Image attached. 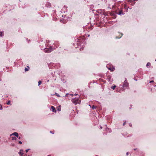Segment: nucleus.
I'll return each instance as SVG.
<instances>
[{"label": "nucleus", "mask_w": 156, "mask_h": 156, "mask_svg": "<svg viewBox=\"0 0 156 156\" xmlns=\"http://www.w3.org/2000/svg\"><path fill=\"white\" fill-rule=\"evenodd\" d=\"M72 101L73 103H74L75 105L79 103L80 102V101L78 99H73Z\"/></svg>", "instance_id": "1"}, {"label": "nucleus", "mask_w": 156, "mask_h": 156, "mask_svg": "<svg viewBox=\"0 0 156 156\" xmlns=\"http://www.w3.org/2000/svg\"><path fill=\"white\" fill-rule=\"evenodd\" d=\"M128 86V83L126 81H125L123 83V87L124 88H127Z\"/></svg>", "instance_id": "2"}, {"label": "nucleus", "mask_w": 156, "mask_h": 156, "mask_svg": "<svg viewBox=\"0 0 156 156\" xmlns=\"http://www.w3.org/2000/svg\"><path fill=\"white\" fill-rule=\"evenodd\" d=\"M52 49L51 48H45L44 50V52L47 53H49L51 52Z\"/></svg>", "instance_id": "3"}, {"label": "nucleus", "mask_w": 156, "mask_h": 156, "mask_svg": "<svg viewBox=\"0 0 156 156\" xmlns=\"http://www.w3.org/2000/svg\"><path fill=\"white\" fill-rule=\"evenodd\" d=\"M12 135H14L15 136L17 137H18L19 136V135H18V133H16V132H14V133H13L12 134Z\"/></svg>", "instance_id": "4"}, {"label": "nucleus", "mask_w": 156, "mask_h": 156, "mask_svg": "<svg viewBox=\"0 0 156 156\" xmlns=\"http://www.w3.org/2000/svg\"><path fill=\"white\" fill-rule=\"evenodd\" d=\"M51 108L52 110V111L53 112H56V110L55 109V108L53 107V106H51Z\"/></svg>", "instance_id": "5"}, {"label": "nucleus", "mask_w": 156, "mask_h": 156, "mask_svg": "<svg viewBox=\"0 0 156 156\" xmlns=\"http://www.w3.org/2000/svg\"><path fill=\"white\" fill-rule=\"evenodd\" d=\"M29 69V66H27V68H25V70L26 71H27Z\"/></svg>", "instance_id": "6"}, {"label": "nucleus", "mask_w": 156, "mask_h": 156, "mask_svg": "<svg viewBox=\"0 0 156 156\" xmlns=\"http://www.w3.org/2000/svg\"><path fill=\"white\" fill-rule=\"evenodd\" d=\"M116 86L115 85L114 86H112L111 87V88L113 90H114L116 87Z\"/></svg>", "instance_id": "7"}, {"label": "nucleus", "mask_w": 156, "mask_h": 156, "mask_svg": "<svg viewBox=\"0 0 156 156\" xmlns=\"http://www.w3.org/2000/svg\"><path fill=\"white\" fill-rule=\"evenodd\" d=\"M57 110H58V111H61V108H60V106H59V107H58V108H57Z\"/></svg>", "instance_id": "8"}, {"label": "nucleus", "mask_w": 156, "mask_h": 156, "mask_svg": "<svg viewBox=\"0 0 156 156\" xmlns=\"http://www.w3.org/2000/svg\"><path fill=\"white\" fill-rule=\"evenodd\" d=\"M151 65V63L149 62H148L147 64V66H150Z\"/></svg>", "instance_id": "9"}, {"label": "nucleus", "mask_w": 156, "mask_h": 156, "mask_svg": "<svg viewBox=\"0 0 156 156\" xmlns=\"http://www.w3.org/2000/svg\"><path fill=\"white\" fill-rule=\"evenodd\" d=\"M7 105H10V101H9L7 103Z\"/></svg>", "instance_id": "10"}, {"label": "nucleus", "mask_w": 156, "mask_h": 156, "mask_svg": "<svg viewBox=\"0 0 156 156\" xmlns=\"http://www.w3.org/2000/svg\"><path fill=\"white\" fill-rule=\"evenodd\" d=\"M41 83V81H39L38 82V83H39L38 85H39Z\"/></svg>", "instance_id": "11"}, {"label": "nucleus", "mask_w": 156, "mask_h": 156, "mask_svg": "<svg viewBox=\"0 0 156 156\" xmlns=\"http://www.w3.org/2000/svg\"><path fill=\"white\" fill-rule=\"evenodd\" d=\"M92 108L94 109L96 108V107L94 106V105H93L92 107Z\"/></svg>", "instance_id": "12"}, {"label": "nucleus", "mask_w": 156, "mask_h": 156, "mask_svg": "<svg viewBox=\"0 0 156 156\" xmlns=\"http://www.w3.org/2000/svg\"><path fill=\"white\" fill-rule=\"evenodd\" d=\"M21 151H22L21 150H20V154H21V155L22 156V154H23L22 153Z\"/></svg>", "instance_id": "13"}, {"label": "nucleus", "mask_w": 156, "mask_h": 156, "mask_svg": "<svg viewBox=\"0 0 156 156\" xmlns=\"http://www.w3.org/2000/svg\"><path fill=\"white\" fill-rule=\"evenodd\" d=\"M16 139V137H12V140H14Z\"/></svg>", "instance_id": "14"}, {"label": "nucleus", "mask_w": 156, "mask_h": 156, "mask_svg": "<svg viewBox=\"0 0 156 156\" xmlns=\"http://www.w3.org/2000/svg\"><path fill=\"white\" fill-rule=\"evenodd\" d=\"M2 33L1 32H0V37H1L2 36Z\"/></svg>", "instance_id": "15"}, {"label": "nucleus", "mask_w": 156, "mask_h": 156, "mask_svg": "<svg viewBox=\"0 0 156 156\" xmlns=\"http://www.w3.org/2000/svg\"><path fill=\"white\" fill-rule=\"evenodd\" d=\"M55 94L58 96H59V95L57 93H55Z\"/></svg>", "instance_id": "16"}, {"label": "nucleus", "mask_w": 156, "mask_h": 156, "mask_svg": "<svg viewBox=\"0 0 156 156\" xmlns=\"http://www.w3.org/2000/svg\"><path fill=\"white\" fill-rule=\"evenodd\" d=\"M19 144H21L22 143V142L21 141H19Z\"/></svg>", "instance_id": "17"}, {"label": "nucleus", "mask_w": 156, "mask_h": 156, "mask_svg": "<svg viewBox=\"0 0 156 156\" xmlns=\"http://www.w3.org/2000/svg\"><path fill=\"white\" fill-rule=\"evenodd\" d=\"M153 82H154V81L153 80H152V81H150V83H151Z\"/></svg>", "instance_id": "18"}, {"label": "nucleus", "mask_w": 156, "mask_h": 156, "mask_svg": "<svg viewBox=\"0 0 156 156\" xmlns=\"http://www.w3.org/2000/svg\"><path fill=\"white\" fill-rule=\"evenodd\" d=\"M28 150H29V149H28V150H26V152H28Z\"/></svg>", "instance_id": "19"}, {"label": "nucleus", "mask_w": 156, "mask_h": 156, "mask_svg": "<svg viewBox=\"0 0 156 156\" xmlns=\"http://www.w3.org/2000/svg\"><path fill=\"white\" fill-rule=\"evenodd\" d=\"M2 109V106L1 105V107L0 108V109L1 110Z\"/></svg>", "instance_id": "20"}, {"label": "nucleus", "mask_w": 156, "mask_h": 156, "mask_svg": "<svg viewBox=\"0 0 156 156\" xmlns=\"http://www.w3.org/2000/svg\"><path fill=\"white\" fill-rule=\"evenodd\" d=\"M122 14V13H121V12H119V14Z\"/></svg>", "instance_id": "21"}, {"label": "nucleus", "mask_w": 156, "mask_h": 156, "mask_svg": "<svg viewBox=\"0 0 156 156\" xmlns=\"http://www.w3.org/2000/svg\"><path fill=\"white\" fill-rule=\"evenodd\" d=\"M125 122L123 124V125L124 126L125 125Z\"/></svg>", "instance_id": "22"}, {"label": "nucleus", "mask_w": 156, "mask_h": 156, "mask_svg": "<svg viewBox=\"0 0 156 156\" xmlns=\"http://www.w3.org/2000/svg\"><path fill=\"white\" fill-rule=\"evenodd\" d=\"M128 152H127V153H126V155H128Z\"/></svg>", "instance_id": "23"}, {"label": "nucleus", "mask_w": 156, "mask_h": 156, "mask_svg": "<svg viewBox=\"0 0 156 156\" xmlns=\"http://www.w3.org/2000/svg\"><path fill=\"white\" fill-rule=\"evenodd\" d=\"M71 96H73V94H71Z\"/></svg>", "instance_id": "24"}, {"label": "nucleus", "mask_w": 156, "mask_h": 156, "mask_svg": "<svg viewBox=\"0 0 156 156\" xmlns=\"http://www.w3.org/2000/svg\"><path fill=\"white\" fill-rule=\"evenodd\" d=\"M19 139H20V137H19Z\"/></svg>", "instance_id": "25"}, {"label": "nucleus", "mask_w": 156, "mask_h": 156, "mask_svg": "<svg viewBox=\"0 0 156 156\" xmlns=\"http://www.w3.org/2000/svg\"><path fill=\"white\" fill-rule=\"evenodd\" d=\"M48 156H50L48 155Z\"/></svg>", "instance_id": "26"}, {"label": "nucleus", "mask_w": 156, "mask_h": 156, "mask_svg": "<svg viewBox=\"0 0 156 156\" xmlns=\"http://www.w3.org/2000/svg\"><path fill=\"white\" fill-rule=\"evenodd\" d=\"M155 61H156V60H155Z\"/></svg>", "instance_id": "27"}]
</instances>
